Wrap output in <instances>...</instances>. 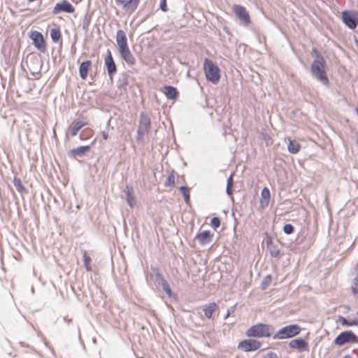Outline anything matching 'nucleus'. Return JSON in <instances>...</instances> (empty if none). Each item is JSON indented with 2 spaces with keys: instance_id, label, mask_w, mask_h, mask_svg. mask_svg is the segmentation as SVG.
Here are the masks:
<instances>
[{
  "instance_id": "obj_10",
  "label": "nucleus",
  "mask_w": 358,
  "mask_h": 358,
  "mask_svg": "<svg viewBox=\"0 0 358 358\" xmlns=\"http://www.w3.org/2000/svg\"><path fill=\"white\" fill-rule=\"evenodd\" d=\"M232 10L236 16L243 22L245 26L250 23V17L246 8L241 5L235 4L232 7Z\"/></svg>"
},
{
  "instance_id": "obj_30",
  "label": "nucleus",
  "mask_w": 358,
  "mask_h": 358,
  "mask_svg": "<svg viewBox=\"0 0 358 358\" xmlns=\"http://www.w3.org/2000/svg\"><path fill=\"white\" fill-rule=\"evenodd\" d=\"M164 185L166 187H171V188H173L176 185V183H175V176L173 175V173H170L166 179V181L164 182Z\"/></svg>"
},
{
  "instance_id": "obj_5",
  "label": "nucleus",
  "mask_w": 358,
  "mask_h": 358,
  "mask_svg": "<svg viewBox=\"0 0 358 358\" xmlns=\"http://www.w3.org/2000/svg\"><path fill=\"white\" fill-rule=\"evenodd\" d=\"M341 18L344 24L351 29H355L358 24V12L356 10L343 11Z\"/></svg>"
},
{
  "instance_id": "obj_35",
  "label": "nucleus",
  "mask_w": 358,
  "mask_h": 358,
  "mask_svg": "<svg viewBox=\"0 0 358 358\" xmlns=\"http://www.w3.org/2000/svg\"><path fill=\"white\" fill-rule=\"evenodd\" d=\"M283 231L287 234H291L294 232V227L290 224H286L283 227Z\"/></svg>"
},
{
  "instance_id": "obj_3",
  "label": "nucleus",
  "mask_w": 358,
  "mask_h": 358,
  "mask_svg": "<svg viewBox=\"0 0 358 358\" xmlns=\"http://www.w3.org/2000/svg\"><path fill=\"white\" fill-rule=\"evenodd\" d=\"M271 326L259 323L250 327L246 331V335L248 337H270L271 336Z\"/></svg>"
},
{
  "instance_id": "obj_14",
  "label": "nucleus",
  "mask_w": 358,
  "mask_h": 358,
  "mask_svg": "<svg viewBox=\"0 0 358 358\" xmlns=\"http://www.w3.org/2000/svg\"><path fill=\"white\" fill-rule=\"evenodd\" d=\"M213 234L211 233L210 231L206 230L198 233L196 235L195 239L197 240L201 245H204L210 243L213 241Z\"/></svg>"
},
{
  "instance_id": "obj_23",
  "label": "nucleus",
  "mask_w": 358,
  "mask_h": 358,
  "mask_svg": "<svg viewBox=\"0 0 358 358\" xmlns=\"http://www.w3.org/2000/svg\"><path fill=\"white\" fill-rule=\"evenodd\" d=\"M50 34L53 43H57L62 41V32L59 27H56L51 29Z\"/></svg>"
},
{
  "instance_id": "obj_11",
  "label": "nucleus",
  "mask_w": 358,
  "mask_h": 358,
  "mask_svg": "<svg viewBox=\"0 0 358 358\" xmlns=\"http://www.w3.org/2000/svg\"><path fill=\"white\" fill-rule=\"evenodd\" d=\"M150 129V120L145 115H141L140 117V123L138 128V139L143 138V136L148 134Z\"/></svg>"
},
{
  "instance_id": "obj_4",
  "label": "nucleus",
  "mask_w": 358,
  "mask_h": 358,
  "mask_svg": "<svg viewBox=\"0 0 358 358\" xmlns=\"http://www.w3.org/2000/svg\"><path fill=\"white\" fill-rule=\"evenodd\" d=\"M301 331V328L298 324H291L280 329L273 338L286 339L298 335Z\"/></svg>"
},
{
  "instance_id": "obj_17",
  "label": "nucleus",
  "mask_w": 358,
  "mask_h": 358,
  "mask_svg": "<svg viewBox=\"0 0 358 358\" xmlns=\"http://www.w3.org/2000/svg\"><path fill=\"white\" fill-rule=\"evenodd\" d=\"M116 42L119 50L129 47L127 35L123 30H117Z\"/></svg>"
},
{
  "instance_id": "obj_33",
  "label": "nucleus",
  "mask_w": 358,
  "mask_h": 358,
  "mask_svg": "<svg viewBox=\"0 0 358 358\" xmlns=\"http://www.w3.org/2000/svg\"><path fill=\"white\" fill-rule=\"evenodd\" d=\"M339 322H341V324L343 326H348V327H350V326H354V325H356L358 324V322L356 321V320H352V321H348L347 320L345 317H339Z\"/></svg>"
},
{
  "instance_id": "obj_32",
  "label": "nucleus",
  "mask_w": 358,
  "mask_h": 358,
  "mask_svg": "<svg viewBox=\"0 0 358 358\" xmlns=\"http://www.w3.org/2000/svg\"><path fill=\"white\" fill-rule=\"evenodd\" d=\"M180 190L181 191L182 194L184 196L186 203L189 204L190 201V194L189 189L186 187L182 186L180 187Z\"/></svg>"
},
{
  "instance_id": "obj_40",
  "label": "nucleus",
  "mask_w": 358,
  "mask_h": 358,
  "mask_svg": "<svg viewBox=\"0 0 358 358\" xmlns=\"http://www.w3.org/2000/svg\"><path fill=\"white\" fill-rule=\"evenodd\" d=\"M279 255V252L278 251H273V252H271V255L272 256H274V257H277L278 255Z\"/></svg>"
},
{
  "instance_id": "obj_24",
  "label": "nucleus",
  "mask_w": 358,
  "mask_h": 358,
  "mask_svg": "<svg viewBox=\"0 0 358 358\" xmlns=\"http://www.w3.org/2000/svg\"><path fill=\"white\" fill-rule=\"evenodd\" d=\"M287 150L291 154H297L301 150V145L295 141L287 139Z\"/></svg>"
},
{
  "instance_id": "obj_31",
  "label": "nucleus",
  "mask_w": 358,
  "mask_h": 358,
  "mask_svg": "<svg viewBox=\"0 0 358 358\" xmlns=\"http://www.w3.org/2000/svg\"><path fill=\"white\" fill-rule=\"evenodd\" d=\"M351 290L355 296H358V273L357 276L353 279L351 284Z\"/></svg>"
},
{
  "instance_id": "obj_15",
  "label": "nucleus",
  "mask_w": 358,
  "mask_h": 358,
  "mask_svg": "<svg viewBox=\"0 0 358 358\" xmlns=\"http://www.w3.org/2000/svg\"><path fill=\"white\" fill-rule=\"evenodd\" d=\"M122 58L129 64L133 66L136 64V59L131 53L129 47L119 50Z\"/></svg>"
},
{
  "instance_id": "obj_19",
  "label": "nucleus",
  "mask_w": 358,
  "mask_h": 358,
  "mask_svg": "<svg viewBox=\"0 0 358 358\" xmlns=\"http://www.w3.org/2000/svg\"><path fill=\"white\" fill-rule=\"evenodd\" d=\"M90 150V145L79 146L73 148L69 151V155L74 158L77 157H82Z\"/></svg>"
},
{
  "instance_id": "obj_1",
  "label": "nucleus",
  "mask_w": 358,
  "mask_h": 358,
  "mask_svg": "<svg viewBox=\"0 0 358 358\" xmlns=\"http://www.w3.org/2000/svg\"><path fill=\"white\" fill-rule=\"evenodd\" d=\"M310 54L315 58L310 66L313 75L323 85L328 86L329 80L327 75V66L324 58L315 48L311 50Z\"/></svg>"
},
{
  "instance_id": "obj_34",
  "label": "nucleus",
  "mask_w": 358,
  "mask_h": 358,
  "mask_svg": "<svg viewBox=\"0 0 358 358\" xmlns=\"http://www.w3.org/2000/svg\"><path fill=\"white\" fill-rule=\"evenodd\" d=\"M162 287H163V289L165 291V292L169 296H171V294H172V292H171V289L170 288V286L168 284V282L166 281V280H163L162 283Z\"/></svg>"
},
{
  "instance_id": "obj_22",
  "label": "nucleus",
  "mask_w": 358,
  "mask_h": 358,
  "mask_svg": "<svg viewBox=\"0 0 358 358\" xmlns=\"http://www.w3.org/2000/svg\"><path fill=\"white\" fill-rule=\"evenodd\" d=\"M289 346L293 349H299L303 350L307 348L308 345L307 343L303 339H294L290 341Z\"/></svg>"
},
{
  "instance_id": "obj_7",
  "label": "nucleus",
  "mask_w": 358,
  "mask_h": 358,
  "mask_svg": "<svg viewBox=\"0 0 358 358\" xmlns=\"http://www.w3.org/2000/svg\"><path fill=\"white\" fill-rule=\"evenodd\" d=\"M29 38L33 41V44L38 50L43 53L46 52V42L41 32L38 31H31L29 33Z\"/></svg>"
},
{
  "instance_id": "obj_43",
  "label": "nucleus",
  "mask_w": 358,
  "mask_h": 358,
  "mask_svg": "<svg viewBox=\"0 0 358 358\" xmlns=\"http://www.w3.org/2000/svg\"><path fill=\"white\" fill-rule=\"evenodd\" d=\"M357 315H358V311H357Z\"/></svg>"
},
{
  "instance_id": "obj_2",
  "label": "nucleus",
  "mask_w": 358,
  "mask_h": 358,
  "mask_svg": "<svg viewBox=\"0 0 358 358\" xmlns=\"http://www.w3.org/2000/svg\"><path fill=\"white\" fill-rule=\"evenodd\" d=\"M203 71L207 80L213 84L219 83L221 78L220 70L217 65L208 58L204 59Z\"/></svg>"
},
{
  "instance_id": "obj_28",
  "label": "nucleus",
  "mask_w": 358,
  "mask_h": 358,
  "mask_svg": "<svg viewBox=\"0 0 358 358\" xmlns=\"http://www.w3.org/2000/svg\"><path fill=\"white\" fill-rule=\"evenodd\" d=\"M126 191V199L128 203V204L130 206V207H134V206L136 203L135 197L132 194V189L131 188H127Z\"/></svg>"
},
{
  "instance_id": "obj_29",
  "label": "nucleus",
  "mask_w": 358,
  "mask_h": 358,
  "mask_svg": "<svg viewBox=\"0 0 358 358\" xmlns=\"http://www.w3.org/2000/svg\"><path fill=\"white\" fill-rule=\"evenodd\" d=\"M13 184L19 192L22 193L26 191L25 187L20 178H15L13 180Z\"/></svg>"
},
{
  "instance_id": "obj_21",
  "label": "nucleus",
  "mask_w": 358,
  "mask_h": 358,
  "mask_svg": "<svg viewBox=\"0 0 358 358\" xmlns=\"http://www.w3.org/2000/svg\"><path fill=\"white\" fill-rule=\"evenodd\" d=\"M218 309L217 305L215 302L209 303L203 307L204 316L208 319H211L213 313Z\"/></svg>"
},
{
  "instance_id": "obj_8",
  "label": "nucleus",
  "mask_w": 358,
  "mask_h": 358,
  "mask_svg": "<svg viewBox=\"0 0 358 358\" xmlns=\"http://www.w3.org/2000/svg\"><path fill=\"white\" fill-rule=\"evenodd\" d=\"M262 343L256 339L249 338L241 341L238 345V349L243 352H251L259 350Z\"/></svg>"
},
{
  "instance_id": "obj_18",
  "label": "nucleus",
  "mask_w": 358,
  "mask_h": 358,
  "mask_svg": "<svg viewBox=\"0 0 358 358\" xmlns=\"http://www.w3.org/2000/svg\"><path fill=\"white\" fill-rule=\"evenodd\" d=\"M86 121H76L73 122L68 128L67 132L71 136H75L78 134V131L85 126L87 125Z\"/></svg>"
},
{
  "instance_id": "obj_26",
  "label": "nucleus",
  "mask_w": 358,
  "mask_h": 358,
  "mask_svg": "<svg viewBox=\"0 0 358 358\" xmlns=\"http://www.w3.org/2000/svg\"><path fill=\"white\" fill-rule=\"evenodd\" d=\"M84 266L87 271H92V268L91 266L92 259L90 257L88 252L86 250L83 252Z\"/></svg>"
},
{
  "instance_id": "obj_9",
  "label": "nucleus",
  "mask_w": 358,
  "mask_h": 358,
  "mask_svg": "<svg viewBox=\"0 0 358 358\" xmlns=\"http://www.w3.org/2000/svg\"><path fill=\"white\" fill-rule=\"evenodd\" d=\"M117 5L120 6L122 10L128 14H132L138 8L140 0H115Z\"/></svg>"
},
{
  "instance_id": "obj_6",
  "label": "nucleus",
  "mask_w": 358,
  "mask_h": 358,
  "mask_svg": "<svg viewBox=\"0 0 358 358\" xmlns=\"http://www.w3.org/2000/svg\"><path fill=\"white\" fill-rule=\"evenodd\" d=\"M334 342L335 345L341 346L347 343H357L358 338L352 331H345L341 333Z\"/></svg>"
},
{
  "instance_id": "obj_42",
  "label": "nucleus",
  "mask_w": 358,
  "mask_h": 358,
  "mask_svg": "<svg viewBox=\"0 0 358 358\" xmlns=\"http://www.w3.org/2000/svg\"><path fill=\"white\" fill-rule=\"evenodd\" d=\"M94 142H95V140H94V141H92V144L93 145V144L94 143Z\"/></svg>"
},
{
  "instance_id": "obj_12",
  "label": "nucleus",
  "mask_w": 358,
  "mask_h": 358,
  "mask_svg": "<svg viewBox=\"0 0 358 358\" xmlns=\"http://www.w3.org/2000/svg\"><path fill=\"white\" fill-rule=\"evenodd\" d=\"M60 12L73 13L75 12V8L69 1L64 0L60 3H57L52 10L53 14H57Z\"/></svg>"
},
{
  "instance_id": "obj_20",
  "label": "nucleus",
  "mask_w": 358,
  "mask_h": 358,
  "mask_svg": "<svg viewBox=\"0 0 358 358\" xmlns=\"http://www.w3.org/2000/svg\"><path fill=\"white\" fill-rule=\"evenodd\" d=\"M271 194L269 189L266 187H264L261 192V198L259 201L261 208H265L268 206Z\"/></svg>"
},
{
  "instance_id": "obj_41",
  "label": "nucleus",
  "mask_w": 358,
  "mask_h": 358,
  "mask_svg": "<svg viewBox=\"0 0 358 358\" xmlns=\"http://www.w3.org/2000/svg\"><path fill=\"white\" fill-rule=\"evenodd\" d=\"M356 44L357 45V47H358V41L357 40H356Z\"/></svg>"
},
{
  "instance_id": "obj_16",
  "label": "nucleus",
  "mask_w": 358,
  "mask_h": 358,
  "mask_svg": "<svg viewBox=\"0 0 358 358\" xmlns=\"http://www.w3.org/2000/svg\"><path fill=\"white\" fill-rule=\"evenodd\" d=\"M92 62L90 60L83 62L79 67L80 76L83 80H86L89 72L92 70Z\"/></svg>"
},
{
  "instance_id": "obj_38",
  "label": "nucleus",
  "mask_w": 358,
  "mask_h": 358,
  "mask_svg": "<svg viewBox=\"0 0 358 358\" xmlns=\"http://www.w3.org/2000/svg\"><path fill=\"white\" fill-rule=\"evenodd\" d=\"M160 8L164 12L167 10L166 0H161Z\"/></svg>"
},
{
  "instance_id": "obj_39",
  "label": "nucleus",
  "mask_w": 358,
  "mask_h": 358,
  "mask_svg": "<svg viewBox=\"0 0 358 358\" xmlns=\"http://www.w3.org/2000/svg\"><path fill=\"white\" fill-rule=\"evenodd\" d=\"M102 137L104 140H107L108 138V133L106 131L101 132Z\"/></svg>"
},
{
  "instance_id": "obj_13",
  "label": "nucleus",
  "mask_w": 358,
  "mask_h": 358,
  "mask_svg": "<svg viewBox=\"0 0 358 358\" xmlns=\"http://www.w3.org/2000/svg\"><path fill=\"white\" fill-rule=\"evenodd\" d=\"M108 55L105 58V65L107 69L108 73L110 78L117 72V67L113 60L110 50H108Z\"/></svg>"
},
{
  "instance_id": "obj_27",
  "label": "nucleus",
  "mask_w": 358,
  "mask_h": 358,
  "mask_svg": "<svg viewBox=\"0 0 358 358\" xmlns=\"http://www.w3.org/2000/svg\"><path fill=\"white\" fill-rule=\"evenodd\" d=\"M93 135V129L91 128H85L81 131L80 134V139L82 141H85L90 138Z\"/></svg>"
},
{
  "instance_id": "obj_37",
  "label": "nucleus",
  "mask_w": 358,
  "mask_h": 358,
  "mask_svg": "<svg viewBox=\"0 0 358 358\" xmlns=\"http://www.w3.org/2000/svg\"><path fill=\"white\" fill-rule=\"evenodd\" d=\"M233 186V176L231 175L227 180V191L229 194H231L230 190Z\"/></svg>"
},
{
  "instance_id": "obj_25",
  "label": "nucleus",
  "mask_w": 358,
  "mask_h": 358,
  "mask_svg": "<svg viewBox=\"0 0 358 358\" xmlns=\"http://www.w3.org/2000/svg\"><path fill=\"white\" fill-rule=\"evenodd\" d=\"M164 93L165 94L166 96L170 99H176L178 95L177 89L171 86L164 87Z\"/></svg>"
},
{
  "instance_id": "obj_36",
  "label": "nucleus",
  "mask_w": 358,
  "mask_h": 358,
  "mask_svg": "<svg viewBox=\"0 0 358 358\" xmlns=\"http://www.w3.org/2000/svg\"><path fill=\"white\" fill-rule=\"evenodd\" d=\"M210 224L214 229H217L220 225V220L218 217H213L211 220Z\"/></svg>"
}]
</instances>
